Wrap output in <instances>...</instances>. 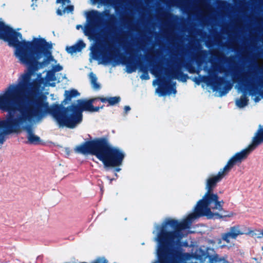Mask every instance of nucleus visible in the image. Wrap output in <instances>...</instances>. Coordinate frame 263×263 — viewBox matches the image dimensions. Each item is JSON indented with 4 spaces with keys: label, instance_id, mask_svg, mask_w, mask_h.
Masks as SVG:
<instances>
[{
    "label": "nucleus",
    "instance_id": "f257e3e1",
    "mask_svg": "<svg viewBox=\"0 0 263 263\" xmlns=\"http://www.w3.org/2000/svg\"><path fill=\"white\" fill-rule=\"evenodd\" d=\"M1 39L14 48V54L18 62L28 68L21 75L16 83L10 84L0 94V109L8 112L0 120V143L6 135L26 131L31 143L39 142L32 126L44 117L52 115L50 107L44 97H39L45 87L54 86L59 82L54 72L63 67L51 54L52 45L41 38L33 37L32 41L24 40L22 35H0Z\"/></svg>",
    "mask_w": 263,
    "mask_h": 263
},
{
    "label": "nucleus",
    "instance_id": "f03ea898",
    "mask_svg": "<svg viewBox=\"0 0 263 263\" xmlns=\"http://www.w3.org/2000/svg\"><path fill=\"white\" fill-rule=\"evenodd\" d=\"M228 173L223 167L219 171L217 175L207 179L205 187L206 192L202 198L197 202L194 212L188 215L190 222L201 216H206L209 219L222 217V216L220 215L218 212L222 210L223 201H219L217 195L212 193V191L217 182Z\"/></svg>",
    "mask_w": 263,
    "mask_h": 263
},
{
    "label": "nucleus",
    "instance_id": "7ed1b4c3",
    "mask_svg": "<svg viewBox=\"0 0 263 263\" xmlns=\"http://www.w3.org/2000/svg\"><path fill=\"white\" fill-rule=\"evenodd\" d=\"M76 153L95 155L105 167H116L122 165L125 157L124 152L112 146L105 139H98L85 142L76 147Z\"/></svg>",
    "mask_w": 263,
    "mask_h": 263
},
{
    "label": "nucleus",
    "instance_id": "20e7f679",
    "mask_svg": "<svg viewBox=\"0 0 263 263\" xmlns=\"http://www.w3.org/2000/svg\"><path fill=\"white\" fill-rule=\"evenodd\" d=\"M98 99L93 98L89 100H78L71 108L72 114L66 116L62 110L60 106L54 104L50 106L52 111V116L56 120L57 123L61 127L66 126L69 128H74L80 124L82 120V112L86 111L89 112L98 111L103 106L94 107L92 103Z\"/></svg>",
    "mask_w": 263,
    "mask_h": 263
},
{
    "label": "nucleus",
    "instance_id": "39448f33",
    "mask_svg": "<svg viewBox=\"0 0 263 263\" xmlns=\"http://www.w3.org/2000/svg\"><path fill=\"white\" fill-rule=\"evenodd\" d=\"M262 142L263 128L259 125V129L253 139L252 143L248 147L240 152L237 153L231 157L224 167V170L229 172L235 164L240 163L243 160L245 159L252 151Z\"/></svg>",
    "mask_w": 263,
    "mask_h": 263
},
{
    "label": "nucleus",
    "instance_id": "423d86ee",
    "mask_svg": "<svg viewBox=\"0 0 263 263\" xmlns=\"http://www.w3.org/2000/svg\"><path fill=\"white\" fill-rule=\"evenodd\" d=\"M170 220H172L173 221H174L175 222L177 223V224L178 226L177 229L175 230V231L176 232V233H179L181 235L182 234H183L182 235V237L180 240V248L182 250V252L183 254H186V253L183 252V250L181 248V239L186 235V233L185 231V229H189L190 228V224L192 223L193 221H194L195 220H193L191 222H190L189 220L188 219V216L186 217V218L183 219L182 221L179 222L177 220L171 219V218H167L166 219L162 224H163L166 221ZM188 254L187 256H186L185 257L182 258V261L183 262V260L184 259H189L190 257H192L193 258H195L197 259H199L201 263H203V259H205L206 258V253L205 251L202 250L201 249L199 248L197 249L196 251L193 253L192 255H191L190 254L187 253Z\"/></svg>",
    "mask_w": 263,
    "mask_h": 263
},
{
    "label": "nucleus",
    "instance_id": "0eeeda50",
    "mask_svg": "<svg viewBox=\"0 0 263 263\" xmlns=\"http://www.w3.org/2000/svg\"><path fill=\"white\" fill-rule=\"evenodd\" d=\"M153 85L159 86L158 88L156 89V92L160 97L166 95H175L176 93V83L172 84L168 83L167 82L162 83L160 79H157L153 81Z\"/></svg>",
    "mask_w": 263,
    "mask_h": 263
},
{
    "label": "nucleus",
    "instance_id": "6e6552de",
    "mask_svg": "<svg viewBox=\"0 0 263 263\" xmlns=\"http://www.w3.org/2000/svg\"><path fill=\"white\" fill-rule=\"evenodd\" d=\"M86 17L88 21L96 24H99L105 20L107 17L108 21L113 20L114 16L109 15V12L105 11L103 12H99L97 11L92 10L86 13Z\"/></svg>",
    "mask_w": 263,
    "mask_h": 263
},
{
    "label": "nucleus",
    "instance_id": "1a4fd4ad",
    "mask_svg": "<svg viewBox=\"0 0 263 263\" xmlns=\"http://www.w3.org/2000/svg\"><path fill=\"white\" fill-rule=\"evenodd\" d=\"M241 228L242 226L239 225L231 227L229 231L222 235V239L227 242H230L231 239H236L238 236L244 234Z\"/></svg>",
    "mask_w": 263,
    "mask_h": 263
},
{
    "label": "nucleus",
    "instance_id": "9d476101",
    "mask_svg": "<svg viewBox=\"0 0 263 263\" xmlns=\"http://www.w3.org/2000/svg\"><path fill=\"white\" fill-rule=\"evenodd\" d=\"M56 3L57 4H61V8H59L57 13L58 15H62L65 13L71 12L73 10V7L72 5H70V0H57Z\"/></svg>",
    "mask_w": 263,
    "mask_h": 263
},
{
    "label": "nucleus",
    "instance_id": "9b49d317",
    "mask_svg": "<svg viewBox=\"0 0 263 263\" xmlns=\"http://www.w3.org/2000/svg\"><path fill=\"white\" fill-rule=\"evenodd\" d=\"M85 47V44L82 41L80 40L74 45L66 47V50L68 53L72 54L80 52Z\"/></svg>",
    "mask_w": 263,
    "mask_h": 263
},
{
    "label": "nucleus",
    "instance_id": "f8f14e48",
    "mask_svg": "<svg viewBox=\"0 0 263 263\" xmlns=\"http://www.w3.org/2000/svg\"><path fill=\"white\" fill-rule=\"evenodd\" d=\"M249 91H250V95L255 102H258L263 98V93L259 92L258 88L253 87L249 89Z\"/></svg>",
    "mask_w": 263,
    "mask_h": 263
},
{
    "label": "nucleus",
    "instance_id": "ddd939ff",
    "mask_svg": "<svg viewBox=\"0 0 263 263\" xmlns=\"http://www.w3.org/2000/svg\"><path fill=\"white\" fill-rule=\"evenodd\" d=\"M102 102H108L110 105H114L120 101L119 97H106V98H98Z\"/></svg>",
    "mask_w": 263,
    "mask_h": 263
},
{
    "label": "nucleus",
    "instance_id": "4468645a",
    "mask_svg": "<svg viewBox=\"0 0 263 263\" xmlns=\"http://www.w3.org/2000/svg\"><path fill=\"white\" fill-rule=\"evenodd\" d=\"M236 106L239 108H242L247 105L248 99L246 95H243L240 99H237L235 101Z\"/></svg>",
    "mask_w": 263,
    "mask_h": 263
},
{
    "label": "nucleus",
    "instance_id": "2eb2a0df",
    "mask_svg": "<svg viewBox=\"0 0 263 263\" xmlns=\"http://www.w3.org/2000/svg\"><path fill=\"white\" fill-rule=\"evenodd\" d=\"M80 93L76 89H71L70 90H66L65 91V96L66 100H70L73 97H77Z\"/></svg>",
    "mask_w": 263,
    "mask_h": 263
},
{
    "label": "nucleus",
    "instance_id": "dca6fc26",
    "mask_svg": "<svg viewBox=\"0 0 263 263\" xmlns=\"http://www.w3.org/2000/svg\"><path fill=\"white\" fill-rule=\"evenodd\" d=\"M92 87L95 89L100 88V85L97 83V78L92 72H90L89 75Z\"/></svg>",
    "mask_w": 263,
    "mask_h": 263
},
{
    "label": "nucleus",
    "instance_id": "f3484780",
    "mask_svg": "<svg viewBox=\"0 0 263 263\" xmlns=\"http://www.w3.org/2000/svg\"><path fill=\"white\" fill-rule=\"evenodd\" d=\"M223 260H224L219 258L217 255L210 256V263H223Z\"/></svg>",
    "mask_w": 263,
    "mask_h": 263
},
{
    "label": "nucleus",
    "instance_id": "a211bd4d",
    "mask_svg": "<svg viewBox=\"0 0 263 263\" xmlns=\"http://www.w3.org/2000/svg\"><path fill=\"white\" fill-rule=\"evenodd\" d=\"M161 69L159 67H155L151 70V73L154 74L156 77L158 78L159 77V72H161Z\"/></svg>",
    "mask_w": 263,
    "mask_h": 263
},
{
    "label": "nucleus",
    "instance_id": "6ab92c4d",
    "mask_svg": "<svg viewBox=\"0 0 263 263\" xmlns=\"http://www.w3.org/2000/svg\"><path fill=\"white\" fill-rule=\"evenodd\" d=\"M232 88L231 85H228L226 88V91L224 92H221L220 96H223L226 95Z\"/></svg>",
    "mask_w": 263,
    "mask_h": 263
},
{
    "label": "nucleus",
    "instance_id": "aec40b11",
    "mask_svg": "<svg viewBox=\"0 0 263 263\" xmlns=\"http://www.w3.org/2000/svg\"><path fill=\"white\" fill-rule=\"evenodd\" d=\"M142 80H148L149 79V75L147 72H144L140 77Z\"/></svg>",
    "mask_w": 263,
    "mask_h": 263
},
{
    "label": "nucleus",
    "instance_id": "412c9836",
    "mask_svg": "<svg viewBox=\"0 0 263 263\" xmlns=\"http://www.w3.org/2000/svg\"><path fill=\"white\" fill-rule=\"evenodd\" d=\"M93 263H107V261L104 258H99L97 259Z\"/></svg>",
    "mask_w": 263,
    "mask_h": 263
},
{
    "label": "nucleus",
    "instance_id": "4be33fe9",
    "mask_svg": "<svg viewBox=\"0 0 263 263\" xmlns=\"http://www.w3.org/2000/svg\"><path fill=\"white\" fill-rule=\"evenodd\" d=\"M235 215V214L233 212H230L228 214H226L223 217H232Z\"/></svg>",
    "mask_w": 263,
    "mask_h": 263
},
{
    "label": "nucleus",
    "instance_id": "5701e85b",
    "mask_svg": "<svg viewBox=\"0 0 263 263\" xmlns=\"http://www.w3.org/2000/svg\"><path fill=\"white\" fill-rule=\"evenodd\" d=\"M84 33L86 35H89V33L88 32L87 27H85L84 28Z\"/></svg>",
    "mask_w": 263,
    "mask_h": 263
},
{
    "label": "nucleus",
    "instance_id": "b1692460",
    "mask_svg": "<svg viewBox=\"0 0 263 263\" xmlns=\"http://www.w3.org/2000/svg\"><path fill=\"white\" fill-rule=\"evenodd\" d=\"M130 109V108L129 106H125L124 107V110L126 112H127V111H129Z\"/></svg>",
    "mask_w": 263,
    "mask_h": 263
},
{
    "label": "nucleus",
    "instance_id": "393cba45",
    "mask_svg": "<svg viewBox=\"0 0 263 263\" xmlns=\"http://www.w3.org/2000/svg\"><path fill=\"white\" fill-rule=\"evenodd\" d=\"M135 71V69H130L129 68L128 66H127V71L128 72V73H131L133 71Z\"/></svg>",
    "mask_w": 263,
    "mask_h": 263
},
{
    "label": "nucleus",
    "instance_id": "a878e982",
    "mask_svg": "<svg viewBox=\"0 0 263 263\" xmlns=\"http://www.w3.org/2000/svg\"><path fill=\"white\" fill-rule=\"evenodd\" d=\"M82 26L81 25H77V29H79L80 28V27H81Z\"/></svg>",
    "mask_w": 263,
    "mask_h": 263
},
{
    "label": "nucleus",
    "instance_id": "bb28decb",
    "mask_svg": "<svg viewBox=\"0 0 263 263\" xmlns=\"http://www.w3.org/2000/svg\"><path fill=\"white\" fill-rule=\"evenodd\" d=\"M115 171H116V172H119V171H120V168H116V169L115 170Z\"/></svg>",
    "mask_w": 263,
    "mask_h": 263
},
{
    "label": "nucleus",
    "instance_id": "cd10ccee",
    "mask_svg": "<svg viewBox=\"0 0 263 263\" xmlns=\"http://www.w3.org/2000/svg\"><path fill=\"white\" fill-rule=\"evenodd\" d=\"M223 263H229V262L226 260H223Z\"/></svg>",
    "mask_w": 263,
    "mask_h": 263
},
{
    "label": "nucleus",
    "instance_id": "c85d7f7f",
    "mask_svg": "<svg viewBox=\"0 0 263 263\" xmlns=\"http://www.w3.org/2000/svg\"><path fill=\"white\" fill-rule=\"evenodd\" d=\"M154 263H157V262H154Z\"/></svg>",
    "mask_w": 263,
    "mask_h": 263
}]
</instances>
